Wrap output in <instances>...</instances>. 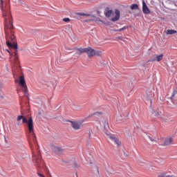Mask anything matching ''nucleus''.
<instances>
[{
    "mask_svg": "<svg viewBox=\"0 0 177 177\" xmlns=\"http://www.w3.org/2000/svg\"><path fill=\"white\" fill-rule=\"evenodd\" d=\"M1 9L2 10L3 17L5 18L4 21V31L6 34V45L9 49H6L10 55V62H11L12 67V74L14 78L19 77L20 75V71L21 66H20V61L19 60L17 40L15 35V26H13V17L10 12V6H6V9L3 8V0H1Z\"/></svg>",
    "mask_w": 177,
    "mask_h": 177,
    "instance_id": "nucleus-1",
    "label": "nucleus"
},
{
    "mask_svg": "<svg viewBox=\"0 0 177 177\" xmlns=\"http://www.w3.org/2000/svg\"><path fill=\"white\" fill-rule=\"evenodd\" d=\"M20 99V106H21V111L22 115H19L17 116V121L20 122L22 120V124H26V127L28 128L29 134L28 136V142L29 143L30 147L31 150H34V145H32V142L35 146H38V141H37V136H35V133L34 132V120H32V116L30 113V109L27 110L28 114L25 115L23 113V97L19 96Z\"/></svg>",
    "mask_w": 177,
    "mask_h": 177,
    "instance_id": "nucleus-2",
    "label": "nucleus"
},
{
    "mask_svg": "<svg viewBox=\"0 0 177 177\" xmlns=\"http://www.w3.org/2000/svg\"><path fill=\"white\" fill-rule=\"evenodd\" d=\"M32 161L37 169L38 176L46 177L45 175L42 174V172L43 171H45L46 166H45V162H44V160H42V156L39 151H38L37 153L32 152Z\"/></svg>",
    "mask_w": 177,
    "mask_h": 177,
    "instance_id": "nucleus-3",
    "label": "nucleus"
},
{
    "mask_svg": "<svg viewBox=\"0 0 177 177\" xmlns=\"http://www.w3.org/2000/svg\"><path fill=\"white\" fill-rule=\"evenodd\" d=\"M73 50H76V53L75 55H78L79 56H81L82 53H87L88 57H93V56H97L98 57H102L103 56V53L100 50H96L92 47H88V48H74Z\"/></svg>",
    "mask_w": 177,
    "mask_h": 177,
    "instance_id": "nucleus-4",
    "label": "nucleus"
},
{
    "mask_svg": "<svg viewBox=\"0 0 177 177\" xmlns=\"http://www.w3.org/2000/svg\"><path fill=\"white\" fill-rule=\"evenodd\" d=\"M104 15L105 17L109 19H111V21L113 22L118 21V20H120V17H121V13L120 12V10L118 9H115V17H113V16L114 15V11L109 7H106L104 9Z\"/></svg>",
    "mask_w": 177,
    "mask_h": 177,
    "instance_id": "nucleus-5",
    "label": "nucleus"
},
{
    "mask_svg": "<svg viewBox=\"0 0 177 177\" xmlns=\"http://www.w3.org/2000/svg\"><path fill=\"white\" fill-rule=\"evenodd\" d=\"M19 80H15V83L17 84V82H19V85H20L22 88V92L24 93V96H26V97H28L30 95L28 94V88H27V84L26 83L24 75L19 77Z\"/></svg>",
    "mask_w": 177,
    "mask_h": 177,
    "instance_id": "nucleus-6",
    "label": "nucleus"
},
{
    "mask_svg": "<svg viewBox=\"0 0 177 177\" xmlns=\"http://www.w3.org/2000/svg\"><path fill=\"white\" fill-rule=\"evenodd\" d=\"M81 16H89L90 17H92L91 20L93 21H95L96 23L99 22V21H100V22L102 21V20L100 18H99L95 15H92L90 14H85L84 12H75V17L76 19H77L78 20H80V19H81Z\"/></svg>",
    "mask_w": 177,
    "mask_h": 177,
    "instance_id": "nucleus-7",
    "label": "nucleus"
},
{
    "mask_svg": "<svg viewBox=\"0 0 177 177\" xmlns=\"http://www.w3.org/2000/svg\"><path fill=\"white\" fill-rule=\"evenodd\" d=\"M52 151L55 153L57 156H62L63 153H64V149H62V147H57L55 145H52Z\"/></svg>",
    "mask_w": 177,
    "mask_h": 177,
    "instance_id": "nucleus-8",
    "label": "nucleus"
},
{
    "mask_svg": "<svg viewBox=\"0 0 177 177\" xmlns=\"http://www.w3.org/2000/svg\"><path fill=\"white\" fill-rule=\"evenodd\" d=\"M130 8L131 9V10H138L137 12L134 14V16L136 17L140 16L142 10H140V8H139V5L136 3L131 4Z\"/></svg>",
    "mask_w": 177,
    "mask_h": 177,
    "instance_id": "nucleus-9",
    "label": "nucleus"
},
{
    "mask_svg": "<svg viewBox=\"0 0 177 177\" xmlns=\"http://www.w3.org/2000/svg\"><path fill=\"white\" fill-rule=\"evenodd\" d=\"M162 57H164L163 54H160V55L155 54L152 57H151L149 60L148 62H161L162 60Z\"/></svg>",
    "mask_w": 177,
    "mask_h": 177,
    "instance_id": "nucleus-10",
    "label": "nucleus"
},
{
    "mask_svg": "<svg viewBox=\"0 0 177 177\" xmlns=\"http://www.w3.org/2000/svg\"><path fill=\"white\" fill-rule=\"evenodd\" d=\"M142 12L145 15H150L151 13L145 0H142Z\"/></svg>",
    "mask_w": 177,
    "mask_h": 177,
    "instance_id": "nucleus-11",
    "label": "nucleus"
},
{
    "mask_svg": "<svg viewBox=\"0 0 177 177\" xmlns=\"http://www.w3.org/2000/svg\"><path fill=\"white\" fill-rule=\"evenodd\" d=\"M171 100H174L172 101L173 104H177V88H174L171 97Z\"/></svg>",
    "mask_w": 177,
    "mask_h": 177,
    "instance_id": "nucleus-12",
    "label": "nucleus"
},
{
    "mask_svg": "<svg viewBox=\"0 0 177 177\" xmlns=\"http://www.w3.org/2000/svg\"><path fill=\"white\" fill-rule=\"evenodd\" d=\"M68 122L71 123V125L72 128H73V129H75V131L81 129V124H78V122L71 120H69Z\"/></svg>",
    "mask_w": 177,
    "mask_h": 177,
    "instance_id": "nucleus-13",
    "label": "nucleus"
},
{
    "mask_svg": "<svg viewBox=\"0 0 177 177\" xmlns=\"http://www.w3.org/2000/svg\"><path fill=\"white\" fill-rule=\"evenodd\" d=\"M170 145H174V138H165L162 146H170Z\"/></svg>",
    "mask_w": 177,
    "mask_h": 177,
    "instance_id": "nucleus-14",
    "label": "nucleus"
},
{
    "mask_svg": "<svg viewBox=\"0 0 177 177\" xmlns=\"http://www.w3.org/2000/svg\"><path fill=\"white\" fill-rule=\"evenodd\" d=\"M110 139H111V140H113L115 143L118 145V146H121V141H120V140H118V138L115 136H110Z\"/></svg>",
    "mask_w": 177,
    "mask_h": 177,
    "instance_id": "nucleus-15",
    "label": "nucleus"
},
{
    "mask_svg": "<svg viewBox=\"0 0 177 177\" xmlns=\"http://www.w3.org/2000/svg\"><path fill=\"white\" fill-rule=\"evenodd\" d=\"M127 28H129V26H124L123 28H121L120 29H113V31H114L115 32H121V31H124V30H127Z\"/></svg>",
    "mask_w": 177,
    "mask_h": 177,
    "instance_id": "nucleus-16",
    "label": "nucleus"
},
{
    "mask_svg": "<svg viewBox=\"0 0 177 177\" xmlns=\"http://www.w3.org/2000/svg\"><path fill=\"white\" fill-rule=\"evenodd\" d=\"M177 31L175 30H172V29H168L167 31H166V34L167 35H172L173 34H176Z\"/></svg>",
    "mask_w": 177,
    "mask_h": 177,
    "instance_id": "nucleus-17",
    "label": "nucleus"
},
{
    "mask_svg": "<svg viewBox=\"0 0 177 177\" xmlns=\"http://www.w3.org/2000/svg\"><path fill=\"white\" fill-rule=\"evenodd\" d=\"M93 115H96L97 117H102V115H103V113L97 111L90 115L89 117H93Z\"/></svg>",
    "mask_w": 177,
    "mask_h": 177,
    "instance_id": "nucleus-18",
    "label": "nucleus"
},
{
    "mask_svg": "<svg viewBox=\"0 0 177 177\" xmlns=\"http://www.w3.org/2000/svg\"><path fill=\"white\" fill-rule=\"evenodd\" d=\"M105 175L107 177H111L112 176L114 175V173L111 171V170H106V172L105 173Z\"/></svg>",
    "mask_w": 177,
    "mask_h": 177,
    "instance_id": "nucleus-19",
    "label": "nucleus"
},
{
    "mask_svg": "<svg viewBox=\"0 0 177 177\" xmlns=\"http://www.w3.org/2000/svg\"><path fill=\"white\" fill-rule=\"evenodd\" d=\"M104 132L106 135H107V136H109V138L110 136H114V135L111 134V133H110L109 130H107V129L106 128V126H104Z\"/></svg>",
    "mask_w": 177,
    "mask_h": 177,
    "instance_id": "nucleus-20",
    "label": "nucleus"
},
{
    "mask_svg": "<svg viewBox=\"0 0 177 177\" xmlns=\"http://www.w3.org/2000/svg\"><path fill=\"white\" fill-rule=\"evenodd\" d=\"M94 169H95L96 173L97 174L95 177H100V175L99 174V167L97 166H95Z\"/></svg>",
    "mask_w": 177,
    "mask_h": 177,
    "instance_id": "nucleus-21",
    "label": "nucleus"
},
{
    "mask_svg": "<svg viewBox=\"0 0 177 177\" xmlns=\"http://www.w3.org/2000/svg\"><path fill=\"white\" fill-rule=\"evenodd\" d=\"M101 23H102V24H104V26H111V22L110 21H101Z\"/></svg>",
    "mask_w": 177,
    "mask_h": 177,
    "instance_id": "nucleus-22",
    "label": "nucleus"
},
{
    "mask_svg": "<svg viewBox=\"0 0 177 177\" xmlns=\"http://www.w3.org/2000/svg\"><path fill=\"white\" fill-rule=\"evenodd\" d=\"M63 21H64L65 23H70V21H71V19H70V18H64L63 19Z\"/></svg>",
    "mask_w": 177,
    "mask_h": 177,
    "instance_id": "nucleus-23",
    "label": "nucleus"
},
{
    "mask_svg": "<svg viewBox=\"0 0 177 177\" xmlns=\"http://www.w3.org/2000/svg\"><path fill=\"white\" fill-rule=\"evenodd\" d=\"M73 168L75 169H78V164L77 163V162H73Z\"/></svg>",
    "mask_w": 177,
    "mask_h": 177,
    "instance_id": "nucleus-24",
    "label": "nucleus"
},
{
    "mask_svg": "<svg viewBox=\"0 0 177 177\" xmlns=\"http://www.w3.org/2000/svg\"><path fill=\"white\" fill-rule=\"evenodd\" d=\"M153 114H154L155 117H161L160 112H154Z\"/></svg>",
    "mask_w": 177,
    "mask_h": 177,
    "instance_id": "nucleus-25",
    "label": "nucleus"
},
{
    "mask_svg": "<svg viewBox=\"0 0 177 177\" xmlns=\"http://www.w3.org/2000/svg\"><path fill=\"white\" fill-rule=\"evenodd\" d=\"M116 121H122V116L121 115L117 116Z\"/></svg>",
    "mask_w": 177,
    "mask_h": 177,
    "instance_id": "nucleus-26",
    "label": "nucleus"
},
{
    "mask_svg": "<svg viewBox=\"0 0 177 177\" xmlns=\"http://www.w3.org/2000/svg\"><path fill=\"white\" fill-rule=\"evenodd\" d=\"M123 38L124 37H122V36H118V37H116V39H120V41H122Z\"/></svg>",
    "mask_w": 177,
    "mask_h": 177,
    "instance_id": "nucleus-27",
    "label": "nucleus"
},
{
    "mask_svg": "<svg viewBox=\"0 0 177 177\" xmlns=\"http://www.w3.org/2000/svg\"><path fill=\"white\" fill-rule=\"evenodd\" d=\"M97 13L98 16H100V17H102V15H101L102 12L97 10Z\"/></svg>",
    "mask_w": 177,
    "mask_h": 177,
    "instance_id": "nucleus-28",
    "label": "nucleus"
},
{
    "mask_svg": "<svg viewBox=\"0 0 177 177\" xmlns=\"http://www.w3.org/2000/svg\"><path fill=\"white\" fill-rule=\"evenodd\" d=\"M149 139H150L151 142H154L155 140L154 138H151V136H149Z\"/></svg>",
    "mask_w": 177,
    "mask_h": 177,
    "instance_id": "nucleus-29",
    "label": "nucleus"
},
{
    "mask_svg": "<svg viewBox=\"0 0 177 177\" xmlns=\"http://www.w3.org/2000/svg\"><path fill=\"white\" fill-rule=\"evenodd\" d=\"M123 154H124V157H128V155L127 154V153L125 152L124 150H123Z\"/></svg>",
    "mask_w": 177,
    "mask_h": 177,
    "instance_id": "nucleus-30",
    "label": "nucleus"
},
{
    "mask_svg": "<svg viewBox=\"0 0 177 177\" xmlns=\"http://www.w3.org/2000/svg\"><path fill=\"white\" fill-rule=\"evenodd\" d=\"M127 13H129V15H132V12L131 10H128Z\"/></svg>",
    "mask_w": 177,
    "mask_h": 177,
    "instance_id": "nucleus-31",
    "label": "nucleus"
},
{
    "mask_svg": "<svg viewBox=\"0 0 177 177\" xmlns=\"http://www.w3.org/2000/svg\"><path fill=\"white\" fill-rule=\"evenodd\" d=\"M167 177H175V176L174 175H168V176H167Z\"/></svg>",
    "mask_w": 177,
    "mask_h": 177,
    "instance_id": "nucleus-32",
    "label": "nucleus"
},
{
    "mask_svg": "<svg viewBox=\"0 0 177 177\" xmlns=\"http://www.w3.org/2000/svg\"><path fill=\"white\" fill-rule=\"evenodd\" d=\"M63 162H66V164H68V161L62 160Z\"/></svg>",
    "mask_w": 177,
    "mask_h": 177,
    "instance_id": "nucleus-33",
    "label": "nucleus"
},
{
    "mask_svg": "<svg viewBox=\"0 0 177 177\" xmlns=\"http://www.w3.org/2000/svg\"><path fill=\"white\" fill-rule=\"evenodd\" d=\"M91 132L88 133V139H91Z\"/></svg>",
    "mask_w": 177,
    "mask_h": 177,
    "instance_id": "nucleus-34",
    "label": "nucleus"
},
{
    "mask_svg": "<svg viewBox=\"0 0 177 177\" xmlns=\"http://www.w3.org/2000/svg\"><path fill=\"white\" fill-rule=\"evenodd\" d=\"M19 3H23V2H21V0H18Z\"/></svg>",
    "mask_w": 177,
    "mask_h": 177,
    "instance_id": "nucleus-35",
    "label": "nucleus"
},
{
    "mask_svg": "<svg viewBox=\"0 0 177 177\" xmlns=\"http://www.w3.org/2000/svg\"><path fill=\"white\" fill-rule=\"evenodd\" d=\"M150 101H151V102H152V100H150Z\"/></svg>",
    "mask_w": 177,
    "mask_h": 177,
    "instance_id": "nucleus-36",
    "label": "nucleus"
},
{
    "mask_svg": "<svg viewBox=\"0 0 177 177\" xmlns=\"http://www.w3.org/2000/svg\"><path fill=\"white\" fill-rule=\"evenodd\" d=\"M18 125H21V124H18Z\"/></svg>",
    "mask_w": 177,
    "mask_h": 177,
    "instance_id": "nucleus-37",
    "label": "nucleus"
}]
</instances>
